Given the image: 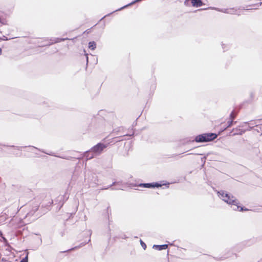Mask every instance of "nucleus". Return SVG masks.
<instances>
[{
  "label": "nucleus",
  "mask_w": 262,
  "mask_h": 262,
  "mask_svg": "<svg viewBox=\"0 0 262 262\" xmlns=\"http://www.w3.org/2000/svg\"><path fill=\"white\" fill-rule=\"evenodd\" d=\"M191 4L193 7H199L203 5L201 0H191Z\"/></svg>",
  "instance_id": "7"
},
{
  "label": "nucleus",
  "mask_w": 262,
  "mask_h": 262,
  "mask_svg": "<svg viewBox=\"0 0 262 262\" xmlns=\"http://www.w3.org/2000/svg\"><path fill=\"white\" fill-rule=\"evenodd\" d=\"M69 39L68 38H53L50 39V41H52V42H49L48 44L43 45L42 46H50L52 45L54 43H58L60 42L61 41H64L66 40H69Z\"/></svg>",
  "instance_id": "5"
},
{
  "label": "nucleus",
  "mask_w": 262,
  "mask_h": 262,
  "mask_svg": "<svg viewBox=\"0 0 262 262\" xmlns=\"http://www.w3.org/2000/svg\"><path fill=\"white\" fill-rule=\"evenodd\" d=\"M208 9L211 10H215L217 11L221 12L224 13L234 14H235L236 10L234 8L230 9H220L216 7H209Z\"/></svg>",
  "instance_id": "4"
},
{
  "label": "nucleus",
  "mask_w": 262,
  "mask_h": 262,
  "mask_svg": "<svg viewBox=\"0 0 262 262\" xmlns=\"http://www.w3.org/2000/svg\"><path fill=\"white\" fill-rule=\"evenodd\" d=\"M230 115H235V113H234V110H232L231 111V112L230 113Z\"/></svg>",
  "instance_id": "18"
},
{
  "label": "nucleus",
  "mask_w": 262,
  "mask_h": 262,
  "mask_svg": "<svg viewBox=\"0 0 262 262\" xmlns=\"http://www.w3.org/2000/svg\"><path fill=\"white\" fill-rule=\"evenodd\" d=\"M106 147V146L102 143H98L92 147L90 150L85 152L84 157L86 159H91L95 156L99 155L103 150Z\"/></svg>",
  "instance_id": "2"
},
{
  "label": "nucleus",
  "mask_w": 262,
  "mask_h": 262,
  "mask_svg": "<svg viewBox=\"0 0 262 262\" xmlns=\"http://www.w3.org/2000/svg\"><path fill=\"white\" fill-rule=\"evenodd\" d=\"M153 87H154V88L155 89V88H156V85H154Z\"/></svg>",
  "instance_id": "25"
},
{
  "label": "nucleus",
  "mask_w": 262,
  "mask_h": 262,
  "mask_svg": "<svg viewBox=\"0 0 262 262\" xmlns=\"http://www.w3.org/2000/svg\"><path fill=\"white\" fill-rule=\"evenodd\" d=\"M3 37L4 38H3L2 39L4 40H7L8 39V38L6 36H4Z\"/></svg>",
  "instance_id": "20"
},
{
  "label": "nucleus",
  "mask_w": 262,
  "mask_h": 262,
  "mask_svg": "<svg viewBox=\"0 0 262 262\" xmlns=\"http://www.w3.org/2000/svg\"><path fill=\"white\" fill-rule=\"evenodd\" d=\"M231 116V121L228 122V126H230L232 124V122L234 119V116Z\"/></svg>",
  "instance_id": "11"
},
{
  "label": "nucleus",
  "mask_w": 262,
  "mask_h": 262,
  "mask_svg": "<svg viewBox=\"0 0 262 262\" xmlns=\"http://www.w3.org/2000/svg\"><path fill=\"white\" fill-rule=\"evenodd\" d=\"M222 48H223V50H224V51H225V47H226V45H225V44L223 43V44L222 45Z\"/></svg>",
  "instance_id": "17"
},
{
  "label": "nucleus",
  "mask_w": 262,
  "mask_h": 262,
  "mask_svg": "<svg viewBox=\"0 0 262 262\" xmlns=\"http://www.w3.org/2000/svg\"><path fill=\"white\" fill-rule=\"evenodd\" d=\"M218 196L225 202L232 206L233 209L234 210L243 211L244 209L242 207L238 206V201L234 197L226 192L221 190L217 192Z\"/></svg>",
  "instance_id": "1"
},
{
  "label": "nucleus",
  "mask_w": 262,
  "mask_h": 262,
  "mask_svg": "<svg viewBox=\"0 0 262 262\" xmlns=\"http://www.w3.org/2000/svg\"><path fill=\"white\" fill-rule=\"evenodd\" d=\"M102 189H107V188H103Z\"/></svg>",
  "instance_id": "26"
},
{
  "label": "nucleus",
  "mask_w": 262,
  "mask_h": 262,
  "mask_svg": "<svg viewBox=\"0 0 262 262\" xmlns=\"http://www.w3.org/2000/svg\"><path fill=\"white\" fill-rule=\"evenodd\" d=\"M168 247V245L166 244L162 245H154L153 248L157 249L158 250H162L163 249H166Z\"/></svg>",
  "instance_id": "8"
},
{
  "label": "nucleus",
  "mask_w": 262,
  "mask_h": 262,
  "mask_svg": "<svg viewBox=\"0 0 262 262\" xmlns=\"http://www.w3.org/2000/svg\"><path fill=\"white\" fill-rule=\"evenodd\" d=\"M112 13H110V14H112ZM109 15H110V14H107V15H106L104 16H103V17L100 19V20H102L104 18H105V17L107 16H108Z\"/></svg>",
  "instance_id": "19"
},
{
  "label": "nucleus",
  "mask_w": 262,
  "mask_h": 262,
  "mask_svg": "<svg viewBox=\"0 0 262 262\" xmlns=\"http://www.w3.org/2000/svg\"><path fill=\"white\" fill-rule=\"evenodd\" d=\"M0 262H10V261L7 259H6L3 258L2 259H0Z\"/></svg>",
  "instance_id": "15"
},
{
  "label": "nucleus",
  "mask_w": 262,
  "mask_h": 262,
  "mask_svg": "<svg viewBox=\"0 0 262 262\" xmlns=\"http://www.w3.org/2000/svg\"><path fill=\"white\" fill-rule=\"evenodd\" d=\"M2 50L1 48H0V55L2 54Z\"/></svg>",
  "instance_id": "22"
},
{
  "label": "nucleus",
  "mask_w": 262,
  "mask_h": 262,
  "mask_svg": "<svg viewBox=\"0 0 262 262\" xmlns=\"http://www.w3.org/2000/svg\"><path fill=\"white\" fill-rule=\"evenodd\" d=\"M217 135L213 133H205L197 136L195 138L196 142H206L213 140Z\"/></svg>",
  "instance_id": "3"
},
{
  "label": "nucleus",
  "mask_w": 262,
  "mask_h": 262,
  "mask_svg": "<svg viewBox=\"0 0 262 262\" xmlns=\"http://www.w3.org/2000/svg\"><path fill=\"white\" fill-rule=\"evenodd\" d=\"M254 97V94L253 93H251L250 94V98L251 99H252Z\"/></svg>",
  "instance_id": "16"
},
{
  "label": "nucleus",
  "mask_w": 262,
  "mask_h": 262,
  "mask_svg": "<svg viewBox=\"0 0 262 262\" xmlns=\"http://www.w3.org/2000/svg\"><path fill=\"white\" fill-rule=\"evenodd\" d=\"M115 182H114V183L112 184V185H111V186H113V185H115Z\"/></svg>",
  "instance_id": "23"
},
{
  "label": "nucleus",
  "mask_w": 262,
  "mask_h": 262,
  "mask_svg": "<svg viewBox=\"0 0 262 262\" xmlns=\"http://www.w3.org/2000/svg\"><path fill=\"white\" fill-rule=\"evenodd\" d=\"M140 243L142 247L144 248V249H145L146 247L145 244L142 240H140Z\"/></svg>",
  "instance_id": "12"
},
{
  "label": "nucleus",
  "mask_w": 262,
  "mask_h": 262,
  "mask_svg": "<svg viewBox=\"0 0 262 262\" xmlns=\"http://www.w3.org/2000/svg\"><path fill=\"white\" fill-rule=\"evenodd\" d=\"M20 262H28V257L27 256L24 258Z\"/></svg>",
  "instance_id": "14"
},
{
  "label": "nucleus",
  "mask_w": 262,
  "mask_h": 262,
  "mask_svg": "<svg viewBox=\"0 0 262 262\" xmlns=\"http://www.w3.org/2000/svg\"><path fill=\"white\" fill-rule=\"evenodd\" d=\"M86 62H88L89 58H88V54H86Z\"/></svg>",
  "instance_id": "21"
},
{
  "label": "nucleus",
  "mask_w": 262,
  "mask_h": 262,
  "mask_svg": "<svg viewBox=\"0 0 262 262\" xmlns=\"http://www.w3.org/2000/svg\"><path fill=\"white\" fill-rule=\"evenodd\" d=\"M190 3L191 4V0H185L184 2V4L187 6H190Z\"/></svg>",
  "instance_id": "10"
},
{
  "label": "nucleus",
  "mask_w": 262,
  "mask_h": 262,
  "mask_svg": "<svg viewBox=\"0 0 262 262\" xmlns=\"http://www.w3.org/2000/svg\"><path fill=\"white\" fill-rule=\"evenodd\" d=\"M99 113H102V114L110 113V112H108L106 110H100Z\"/></svg>",
  "instance_id": "13"
},
{
  "label": "nucleus",
  "mask_w": 262,
  "mask_h": 262,
  "mask_svg": "<svg viewBox=\"0 0 262 262\" xmlns=\"http://www.w3.org/2000/svg\"><path fill=\"white\" fill-rule=\"evenodd\" d=\"M140 186L143 187L145 188H151V187H159L162 186L161 184H160L158 183H144L141 184L140 185Z\"/></svg>",
  "instance_id": "6"
},
{
  "label": "nucleus",
  "mask_w": 262,
  "mask_h": 262,
  "mask_svg": "<svg viewBox=\"0 0 262 262\" xmlns=\"http://www.w3.org/2000/svg\"><path fill=\"white\" fill-rule=\"evenodd\" d=\"M88 47L91 50H94L96 48V43L94 41H90Z\"/></svg>",
  "instance_id": "9"
},
{
  "label": "nucleus",
  "mask_w": 262,
  "mask_h": 262,
  "mask_svg": "<svg viewBox=\"0 0 262 262\" xmlns=\"http://www.w3.org/2000/svg\"><path fill=\"white\" fill-rule=\"evenodd\" d=\"M17 148L18 149H19L20 147H17Z\"/></svg>",
  "instance_id": "24"
}]
</instances>
